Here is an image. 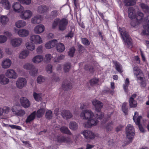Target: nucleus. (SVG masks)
<instances>
[{
    "mask_svg": "<svg viewBox=\"0 0 149 149\" xmlns=\"http://www.w3.org/2000/svg\"><path fill=\"white\" fill-rule=\"evenodd\" d=\"M114 64L115 66L116 70L119 73H122L123 71L122 65L116 61L114 62Z\"/></svg>",
    "mask_w": 149,
    "mask_h": 149,
    "instance_id": "obj_37",
    "label": "nucleus"
},
{
    "mask_svg": "<svg viewBox=\"0 0 149 149\" xmlns=\"http://www.w3.org/2000/svg\"><path fill=\"white\" fill-rule=\"evenodd\" d=\"M17 107V106L15 105L12 107L11 110L13 113L18 116H23L25 113V111L22 109L18 110Z\"/></svg>",
    "mask_w": 149,
    "mask_h": 149,
    "instance_id": "obj_13",
    "label": "nucleus"
},
{
    "mask_svg": "<svg viewBox=\"0 0 149 149\" xmlns=\"http://www.w3.org/2000/svg\"><path fill=\"white\" fill-rule=\"evenodd\" d=\"M13 10L17 13H19L24 10L23 7L18 2L14 3L12 5Z\"/></svg>",
    "mask_w": 149,
    "mask_h": 149,
    "instance_id": "obj_17",
    "label": "nucleus"
},
{
    "mask_svg": "<svg viewBox=\"0 0 149 149\" xmlns=\"http://www.w3.org/2000/svg\"><path fill=\"white\" fill-rule=\"evenodd\" d=\"M128 13L129 17L130 19H136L138 23L142 22L143 15L141 12L138 11L136 14L134 9L132 7H130L128 9Z\"/></svg>",
    "mask_w": 149,
    "mask_h": 149,
    "instance_id": "obj_2",
    "label": "nucleus"
},
{
    "mask_svg": "<svg viewBox=\"0 0 149 149\" xmlns=\"http://www.w3.org/2000/svg\"><path fill=\"white\" fill-rule=\"evenodd\" d=\"M33 67V65L32 63H26L23 66L24 69L28 70H31Z\"/></svg>",
    "mask_w": 149,
    "mask_h": 149,
    "instance_id": "obj_42",
    "label": "nucleus"
},
{
    "mask_svg": "<svg viewBox=\"0 0 149 149\" xmlns=\"http://www.w3.org/2000/svg\"><path fill=\"white\" fill-rule=\"evenodd\" d=\"M26 22L22 20H18L15 23L16 26L19 28L24 27L26 26Z\"/></svg>",
    "mask_w": 149,
    "mask_h": 149,
    "instance_id": "obj_29",
    "label": "nucleus"
},
{
    "mask_svg": "<svg viewBox=\"0 0 149 149\" xmlns=\"http://www.w3.org/2000/svg\"><path fill=\"white\" fill-rule=\"evenodd\" d=\"M21 3L29 5L31 3V0H17Z\"/></svg>",
    "mask_w": 149,
    "mask_h": 149,
    "instance_id": "obj_45",
    "label": "nucleus"
},
{
    "mask_svg": "<svg viewBox=\"0 0 149 149\" xmlns=\"http://www.w3.org/2000/svg\"><path fill=\"white\" fill-rule=\"evenodd\" d=\"M98 81V79H97L94 78H93L90 81L91 84L92 85L97 84Z\"/></svg>",
    "mask_w": 149,
    "mask_h": 149,
    "instance_id": "obj_61",
    "label": "nucleus"
},
{
    "mask_svg": "<svg viewBox=\"0 0 149 149\" xmlns=\"http://www.w3.org/2000/svg\"><path fill=\"white\" fill-rule=\"evenodd\" d=\"M127 103L124 102L123 103L122 107V109L123 112L126 114L127 113Z\"/></svg>",
    "mask_w": 149,
    "mask_h": 149,
    "instance_id": "obj_53",
    "label": "nucleus"
},
{
    "mask_svg": "<svg viewBox=\"0 0 149 149\" xmlns=\"http://www.w3.org/2000/svg\"><path fill=\"white\" fill-rule=\"evenodd\" d=\"M8 20V18L6 16L1 15L0 17V22L3 25L7 24Z\"/></svg>",
    "mask_w": 149,
    "mask_h": 149,
    "instance_id": "obj_35",
    "label": "nucleus"
},
{
    "mask_svg": "<svg viewBox=\"0 0 149 149\" xmlns=\"http://www.w3.org/2000/svg\"><path fill=\"white\" fill-rule=\"evenodd\" d=\"M2 110L3 111V112L4 111V112L6 113H8V112L10 111V109L9 107H4Z\"/></svg>",
    "mask_w": 149,
    "mask_h": 149,
    "instance_id": "obj_64",
    "label": "nucleus"
},
{
    "mask_svg": "<svg viewBox=\"0 0 149 149\" xmlns=\"http://www.w3.org/2000/svg\"><path fill=\"white\" fill-rule=\"evenodd\" d=\"M69 127L71 130H75L78 128V125L75 122L71 121L69 124Z\"/></svg>",
    "mask_w": 149,
    "mask_h": 149,
    "instance_id": "obj_38",
    "label": "nucleus"
},
{
    "mask_svg": "<svg viewBox=\"0 0 149 149\" xmlns=\"http://www.w3.org/2000/svg\"><path fill=\"white\" fill-rule=\"evenodd\" d=\"M62 85L63 88H66V89L68 90L70 89V87H71V84L69 83L66 84H63Z\"/></svg>",
    "mask_w": 149,
    "mask_h": 149,
    "instance_id": "obj_62",
    "label": "nucleus"
},
{
    "mask_svg": "<svg viewBox=\"0 0 149 149\" xmlns=\"http://www.w3.org/2000/svg\"><path fill=\"white\" fill-rule=\"evenodd\" d=\"M68 24V21L65 18L60 19L59 21V29L61 31L65 30Z\"/></svg>",
    "mask_w": 149,
    "mask_h": 149,
    "instance_id": "obj_14",
    "label": "nucleus"
},
{
    "mask_svg": "<svg viewBox=\"0 0 149 149\" xmlns=\"http://www.w3.org/2000/svg\"><path fill=\"white\" fill-rule=\"evenodd\" d=\"M141 6L145 12H149V8L147 6L143 3H141Z\"/></svg>",
    "mask_w": 149,
    "mask_h": 149,
    "instance_id": "obj_50",
    "label": "nucleus"
},
{
    "mask_svg": "<svg viewBox=\"0 0 149 149\" xmlns=\"http://www.w3.org/2000/svg\"><path fill=\"white\" fill-rule=\"evenodd\" d=\"M46 80L45 77L41 75L39 76L37 78V81L38 83L41 84L45 82Z\"/></svg>",
    "mask_w": 149,
    "mask_h": 149,
    "instance_id": "obj_43",
    "label": "nucleus"
},
{
    "mask_svg": "<svg viewBox=\"0 0 149 149\" xmlns=\"http://www.w3.org/2000/svg\"><path fill=\"white\" fill-rule=\"evenodd\" d=\"M56 49L59 52H62L65 49L64 45L61 43H58L56 45Z\"/></svg>",
    "mask_w": 149,
    "mask_h": 149,
    "instance_id": "obj_33",
    "label": "nucleus"
},
{
    "mask_svg": "<svg viewBox=\"0 0 149 149\" xmlns=\"http://www.w3.org/2000/svg\"><path fill=\"white\" fill-rule=\"evenodd\" d=\"M38 72V69L37 68L35 67L34 66L29 71L30 74L32 76H35L37 74Z\"/></svg>",
    "mask_w": 149,
    "mask_h": 149,
    "instance_id": "obj_39",
    "label": "nucleus"
},
{
    "mask_svg": "<svg viewBox=\"0 0 149 149\" xmlns=\"http://www.w3.org/2000/svg\"><path fill=\"white\" fill-rule=\"evenodd\" d=\"M124 3L126 6H132L136 3L135 0H124Z\"/></svg>",
    "mask_w": 149,
    "mask_h": 149,
    "instance_id": "obj_36",
    "label": "nucleus"
},
{
    "mask_svg": "<svg viewBox=\"0 0 149 149\" xmlns=\"http://www.w3.org/2000/svg\"><path fill=\"white\" fill-rule=\"evenodd\" d=\"M42 46L40 45L38 46L36 49V52L38 54H41L42 53Z\"/></svg>",
    "mask_w": 149,
    "mask_h": 149,
    "instance_id": "obj_58",
    "label": "nucleus"
},
{
    "mask_svg": "<svg viewBox=\"0 0 149 149\" xmlns=\"http://www.w3.org/2000/svg\"><path fill=\"white\" fill-rule=\"evenodd\" d=\"M59 21H60V19L58 18H57L54 20L52 24L53 28H55L58 24H59Z\"/></svg>",
    "mask_w": 149,
    "mask_h": 149,
    "instance_id": "obj_54",
    "label": "nucleus"
},
{
    "mask_svg": "<svg viewBox=\"0 0 149 149\" xmlns=\"http://www.w3.org/2000/svg\"><path fill=\"white\" fill-rule=\"evenodd\" d=\"M80 116L82 119L87 120L83 124V126L86 128H90L96 125L98 122L95 118L93 113L90 109H86L82 111L80 114Z\"/></svg>",
    "mask_w": 149,
    "mask_h": 149,
    "instance_id": "obj_1",
    "label": "nucleus"
},
{
    "mask_svg": "<svg viewBox=\"0 0 149 149\" xmlns=\"http://www.w3.org/2000/svg\"><path fill=\"white\" fill-rule=\"evenodd\" d=\"M119 30L125 45L129 48H132V40L128 33L126 31L125 29L124 28H120Z\"/></svg>",
    "mask_w": 149,
    "mask_h": 149,
    "instance_id": "obj_3",
    "label": "nucleus"
},
{
    "mask_svg": "<svg viewBox=\"0 0 149 149\" xmlns=\"http://www.w3.org/2000/svg\"><path fill=\"white\" fill-rule=\"evenodd\" d=\"M26 84L27 81L26 79L23 77L19 78L16 83L17 87L20 89H21L25 86Z\"/></svg>",
    "mask_w": 149,
    "mask_h": 149,
    "instance_id": "obj_10",
    "label": "nucleus"
},
{
    "mask_svg": "<svg viewBox=\"0 0 149 149\" xmlns=\"http://www.w3.org/2000/svg\"><path fill=\"white\" fill-rule=\"evenodd\" d=\"M70 139L68 137H65L63 136H58L57 137L56 141L58 142H67L70 141Z\"/></svg>",
    "mask_w": 149,
    "mask_h": 149,
    "instance_id": "obj_34",
    "label": "nucleus"
},
{
    "mask_svg": "<svg viewBox=\"0 0 149 149\" xmlns=\"http://www.w3.org/2000/svg\"><path fill=\"white\" fill-rule=\"evenodd\" d=\"M129 81L128 78H127L125 81V84L123 85V88L125 91L126 92H128L127 86L129 85Z\"/></svg>",
    "mask_w": 149,
    "mask_h": 149,
    "instance_id": "obj_47",
    "label": "nucleus"
},
{
    "mask_svg": "<svg viewBox=\"0 0 149 149\" xmlns=\"http://www.w3.org/2000/svg\"><path fill=\"white\" fill-rule=\"evenodd\" d=\"M45 30V26L42 24H39L35 27L33 29V31L35 33L39 34L42 33Z\"/></svg>",
    "mask_w": 149,
    "mask_h": 149,
    "instance_id": "obj_18",
    "label": "nucleus"
},
{
    "mask_svg": "<svg viewBox=\"0 0 149 149\" xmlns=\"http://www.w3.org/2000/svg\"><path fill=\"white\" fill-rule=\"evenodd\" d=\"M5 75L7 77L10 79H15L18 77L16 72L14 70L12 69H8L5 73Z\"/></svg>",
    "mask_w": 149,
    "mask_h": 149,
    "instance_id": "obj_11",
    "label": "nucleus"
},
{
    "mask_svg": "<svg viewBox=\"0 0 149 149\" xmlns=\"http://www.w3.org/2000/svg\"><path fill=\"white\" fill-rule=\"evenodd\" d=\"M46 70L47 73H51L52 72V66L50 65H48L46 68Z\"/></svg>",
    "mask_w": 149,
    "mask_h": 149,
    "instance_id": "obj_60",
    "label": "nucleus"
},
{
    "mask_svg": "<svg viewBox=\"0 0 149 149\" xmlns=\"http://www.w3.org/2000/svg\"><path fill=\"white\" fill-rule=\"evenodd\" d=\"M49 10L48 8L45 6H40L38 9V12L40 13H47Z\"/></svg>",
    "mask_w": 149,
    "mask_h": 149,
    "instance_id": "obj_28",
    "label": "nucleus"
},
{
    "mask_svg": "<svg viewBox=\"0 0 149 149\" xmlns=\"http://www.w3.org/2000/svg\"><path fill=\"white\" fill-rule=\"evenodd\" d=\"M65 57L64 55L61 54L60 56H58L57 58L55 59L54 61L55 62H59L60 61L63 59Z\"/></svg>",
    "mask_w": 149,
    "mask_h": 149,
    "instance_id": "obj_56",
    "label": "nucleus"
},
{
    "mask_svg": "<svg viewBox=\"0 0 149 149\" xmlns=\"http://www.w3.org/2000/svg\"><path fill=\"white\" fill-rule=\"evenodd\" d=\"M75 50L74 47H72L70 49L68 53V55L71 57H72L73 56Z\"/></svg>",
    "mask_w": 149,
    "mask_h": 149,
    "instance_id": "obj_57",
    "label": "nucleus"
},
{
    "mask_svg": "<svg viewBox=\"0 0 149 149\" xmlns=\"http://www.w3.org/2000/svg\"><path fill=\"white\" fill-rule=\"evenodd\" d=\"M134 130L132 125L128 124L126 128V134L127 138L132 141L134 135Z\"/></svg>",
    "mask_w": 149,
    "mask_h": 149,
    "instance_id": "obj_5",
    "label": "nucleus"
},
{
    "mask_svg": "<svg viewBox=\"0 0 149 149\" xmlns=\"http://www.w3.org/2000/svg\"><path fill=\"white\" fill-rule=\"evenodd\" d=\"M1 6L5 9L9 10L11 7V4L8 0H1Z\"/></svg>",
    "mask_w": 149,
    "mask_h": 149,
    "instance_id": "obj_24",
    "label": "nucleus"
},
{
    "mask_svg": "<svg viewBox=\"0 0 149 149\" xmlns=\"http://www.w3.org/2000/svg\"><path fill=\"white\" fill-rule=\"evenodd\" d=\"M81 42L83 44L86 45H88L90 44V42L86 38L82 39Z\"/></svg>",
    "mask_w": 149,
    "mask_h": 149,
    "instance_id": "obj_59",
    "label": "nucleus"
},
{
    "mask_svg": "<svg viewBox=\"0 0 149 149\" xmlns=\"http://www.w3.org/2000/svg\"><path fill=\"white\" fill-rule=\"evenodd\" d=\"M138 113L137 112L134 113V115L133 117V120L136 124L138 125L140 124V121L142 117L141 116H138Z\"/></svg>",
    "mask_w": 149,
    "mask_h": 149,
    "instance_id": "obj_30",
    "label": "nucleus"
},
{
    "mask_svg": "<svg viewBox=\"0 0 149 149\" xmlns=\"http://www.w3.org/2000/svg\"><path fill=\"white\" fill-rule=\"evenodd\" d=\"M33 12L29 10H22L20 13V18L24 20H28L33 15Z\"/></svg>",
    "mask_w": 149,
    "mask_h": 149,
    "instance_id": "obj_7",
    "label": "nucleus"
},
{
    "mask_svg": "<svg viewBox=\"0 0 149 149\" xmlns=\"http://www.w3.org/2000/svg\"><path fill=\"white\" fill-rule=\"evenodd\" d=\"M33 96L35 100L37 101H39L41 99V94L40 93H37L34 92L33 93Z\"/></svg>",
    "mask_w": 149,
    "mask_h": 149,
    "instance_id": "obj_46",
    "label": "nucleus"
},
{
    "mask_svg": "<svg viewBox=\"0 0 149 149\" xmlns=\"http://www.w3.org/2000/svg\"><path fill=\"white\" fill-rule=\"evenodd\" d=\"M82 134L84 138L86 139H93L95 137L98 136L97 134H95L88 130H84L83 131Z\"/></svg>",
    "mask_w": 149,
    "mask_h": 149,
    "instance_id": "obj_9",
    "label": "nucleus"
},
{
    "mask_svg": "<svg viewBox=\"0 0 149 149\" xmlns=\"http://www.w3.org/2000/svg\"><path fill=\"white\" fill-rule=\"evenodd\" d=\"M30 40L36 45H39L43 42L42 38L38 35H32L30 36Z\"/></svg>",
    "mask_w": 149,
    "mask_h": 149,
    "instance_id": "obj_8",
    "label": "nucleus"
},
{
    "mask_svg": "<svg viewBox=\"0 0 149 149\" xmlns=\"http://www.w3.org/2000/svg\"><path fill=\"white\" fill-rule=\"evenodd\" d=\"M138 81H139L140 82L141 84L142 87H145L146 85V84L143 78V76L140 77H138Z\"/></svg>",
    "mask_w": 149,
    "mask_h": 149,
    "instance_id": "obj_48",
    "label": "nucleus"
},
{
    "mask_svg": "<svg viewBox=\"0 0 149 149\" xmlns=\"http://www.w3.org/2000/svg\"><path fill=\"white\" fill-rule=\"evenodd\" d=\"M30 52L26 49H24L19 53L18 57L20 59H24L29 54Z\"/></svg>",
    "mask_w": 149,
    "mask_h": 149,
    "instance_id": "obj_22",
    "label": "nucleus"
},
{
    "mask_svg": "<svg viewBox=\"0 0 149 149\" xmlns=\"http://www.w3.org/2000/svg\"><path fill=\"white\" fill-rule=\"evenodd\" d=\"M8 40V38L5 35H0V44H3L6 42Z\"/></svg>",
    "mask_w": 149,
    "mask_h": 149,
    "instance_id": "obj_49",
    "label": "nucleus"
},
{
    "mask_svg": "<svg viewBox=\"0 0 149 149\" xmlns=\"http://www.w3.org/2000/svg\"><path fill=\"white\" fill-rule=\"evenodd\" d=\"M9 82V80L5 77L3 74L0 75V84H6Z\"/></svg>",
    "mask_w": 149,
    "mask_h": 149,
    "instance_id": "obj_32",
    "label": "nucleus"
},
{
    "mask_svg": "<svg viewBox=\"0 0 149 149\" xmlns=\"http://www.w3.org/2000/svg\"><path fill=\"white\" fill-rule=\"evenodd\" d=\"M20 102L22 106L25 108L29 107L31 105L30 101L26 97H21L20 99Z\"/></svg>",
    "mask_w": 149,
    "mask_h": 149,
    "instance_id": "obj_16",
    "label": "nucleus"
},
{
    "mask_svg": "<svg viewBox=\"0 0 149 149\" xmlns=\"http://www.w3.org/2000/svg\"><path fill=\"white\" fill-rule=\"evenodd\" d=\"M133 70L134 75L137 78L143 76V73L139 67L135 66L134 67Z\"/></svg>",
    "mask_w": 149,
    "mask_h": 149,
    "instance_id": "obj_26",
    "label": "nucleus"
},
{
    "mask_svg": "<svg viewBox=\"0 0 149 149\" xmlns=\"http://www.w3.org/2000/svg\"><path fill=\"white\" fill-rule=\"evenodd\" d=\"M53 58L51 55L49 54H47L45 55L44 60L45 61L47 62H49Z\"/></svg>",
    "mask_w": 149,
    "mask_h": 149,
    "instance_id": "obj_51",
    "label": "nucleus"
},
{
    "mask_svg": "<svg viewBox=\"0 0 149 149\" xmlns=\"http://www.w3.org/2000/svg\"><path fill=\"white\" fill-rule=\"evenodd\" d=\"M45 109L43 108L40 109L37 112L36 115L38 117L40 118L42 117L44 114Z\"/></svg>",
    "mask_w": 149,
    "mask_h": 149,
    "instance_id": "obj_40",
    "label": "nucleus"
},
{
    "mask_svg": "<svg viewBox=\"0 0 149 149\" xmlns=\"http://www.w3.org/2000/svg\"><path fill=\"white\" fill-rule=\"evenodd\" d=\"M12 64V61L11 60L8 58L3 59L1 62V66L2 68L4 69L9 68Z\"/></svg>",
    "mask_w": 149,
    "mask_h": 149,
    "instance_id": "obj_15",
    "label": "nucleus"
},
{
    "mask_svg": "<svg viewBox=\"0 0 149 149\" xmlns=\"http://www.w3.org/2000/svg\"><path fill=\"white\" fill-rule=\"evenodd\" d=\"M44 59L43 56L40 55L34 56L32 59V61L34 63L38 64L42 62Z\"/></svg>",
    "mask_w": 149,
    "mask_h": 149,
    "instance_id": "obj_21",
    "label": "nucleus"
},
{
    "mask_svg": "<svg viewBox=\"0 0 149 149\" xmlns=\"http://www.w3.org/2000/svg\"><path fill=\"white\" fill-rule=\"evenodd\" d=\"M36 114V111H34L28 116L26 120V123H30L33 121L35 118Z\"/></svg>",
    "mask_w": 149,
    "mask_h": 149,
    "instance_id": "obj_31",
    "label": "nucleus"
},
{
    "mask_svg": "<svg viewBox=\"0 0 149 149\" xmlns=\"http://www.w3.org/2000/svg\"><path fill=\"white\" fill-rule=\"evenodd\" d=\"M43 20V17L40 15H38L31 19V22L34 24H37L41 23Z\"/></svg>",
    "mask_w": 149,
    "mask_h": 149,
    "instance_id": "obj_19",
    "label": "nucleus"
},
{
    "mask_svg": "<svg viewBox=\"0 0 149 149\" xmlns=\"http://www.w3.org/2000/svg\"><path fill=\"white\" fill-rule=\"evenodd\" d=\"M61 131L63 133H65L68 134H70L71 133L67 127H62L60 128Z\"/></svg>",
    "mask_w": 149,
    "mask_h": 149,
    "instance_id": "obj_44",
    "label": "nucleus"
},
{
    "mask_svg": "<svg viewBox=\"0 0 149 149\" xmlns=\"http://www.w3.org/2000/svg\"><path fill=\"white\" fill-rule=\"evenodd\" d=\"M71 67V64L68 63L65 64L64 66V70L65 72H67L69 71Z\"/></svg>",
    "mask_w": 149,
    "mask_h": 149,
    "instance_id": "obj_52",
    "label": "nucleus"
},
{
    "mask_svg": "<svg viewBox=\"0 0 149 149\" xmlns=\"http://www.w3.org/2000/svg\"><path fill=\"white\" fill-rule=\"evenodd\" d=\"M88 105L87 103H82L81 104L80 109H83L88 108Z\"/></svg>",
    "mask_w": 149,
    "mask_h": 149,
    "instance_id": "obj_63",
    "label": "nucleus"
},
{
    "mask_svg": "<svg viewBox=\"0 0 149 149\" xmlns=\"http://www.w3.org/2000/svg\"><path fill=\"white\" fill-rule=\"evenodd\" d=\"M130 106L131 107H135L137 106L136 102L132 97H130L129 100Z\"/></svg>",
    "mask_w": 149,
    "mask_h": 149,
    "instance_id": "obj_41",
    "label": "nucleus"
},
{
    "mask_svg": "<svg viewBox=\"0 0 149 149\" xmlns=\"http://www.w3.org/2000/svg\"><path fill=\"white\" fill-rule=\"evenodd\" d=\"M62 116L67 119H70L72 117V115L70 111L68 110H64L61 112Z\"/></svg>",
    "mask_w": 149,
    "mask_h": 149,
    "instance_id": "obj_25",
    "label": "nucleus"
},
{
    "mask_svg": "<svg viewBox=\"0 0 149 149\" xmlns=\"http://www.w3.org/2000/svg\"><path fill=\"white\" fill-rule=\"evenodd\" d=\"M52 112L50 110H48L46 111V117L47 118L51 119L52 117Z\"/></svg>",
    "mask_w": 149,
    "mask_h": 149,
    "instance_id": "obj_55",
    "label": "nucleus"
},
{
    "mask_svg": "<svg viewBox=\"0 0 149 149\" xmlns=\"http://www.w3.org/2000/svg\"><path fill=\"white\" fill-rule=\"evenodd\" d=\"M57 42L56 40H53L51 41L47 42L45 44V47L46 49H50L54 47Z\"/></svg>",
    "mask_w": 149,
    "mask_h": 149,
    "instance_id": "obj_23",
    "label": "nucleus"
},
{
    "mask_svg": "<svg viewBox=\"0 0 149 149\" xmlns=\"http://www.w3.org/2000/svg\"><path fill=\"white\" fill-rule=\"evenodd\" d=\"M23 40L22 38H14L10 40V44L14 47H18L23 44Z\"/></svg>",
    "mask_w": 149,
    "mask_h": 149,
    "instance_id": "obj_6",
    "label": "nucleus"
},
{
    "mask_svg": "<svg viewBox=\"0 0 149 149\" xmlns=\"http://www.w3.org/2000/svg\"><path fill=\"white\" fill-rule=\"evenodd\" d=\"M17 33L18 36L21 37H27L29 34V31L24 29H21L18 30Z\"/></svg>",
    "mask_w": 149,
    "mask_h": 149,
    "instance_id": "obj_20",
    "label": "nucleus"
},
{
    "mask_svg": "<svg viewBox=\"0 0 149 149\" xmlns=\"http://www.w3.org/2000/svg\"><path fill=\"white\" fill-rule=\"evenodd\" d=\"M25 47L27 49V50L29 51H33L36 48L35 44L31 41L26 42L25 44Z\"/></svg>",
    "mask_w": 149,
    "mask_h": 149,
    "instance_id": "obj_27",
    "label": "nucleus"
},
{
    "mask_svg": "<svg viewBox=\"0 0 149 149\" xmlns=\"http://www.w3.org/2000/svg\"><path fill=\"white\" fill-rule=\"evenodd\" d=\"M93 105L94 106L96 112V116L97 118L101 119L104 116L103 113L101 111V109L102 108L103 104L100 101L94 100L92 102Z\"/></svg>",
    "mask_w": 149,
    "mask_h": 149,
    "instance_id": "obj_4",
    "label": "nucleus"
},
{
    "mask_svg": "<svg viewBox=\"0 0 149 149\" xmlns=\"http://www.w3.org/2000/svg\"><path fill=\"white\" fill-rule=\"evenodd\" d=\"M144 22L145 24L143 25V29L142 33L144 35H149V15L144 19Z\"/></svg>",
    "mask_w": 149,
    "mask_h": 149,
    "instance_id": "obj_12",
    "label": "nucleus"
}]
</instances>
